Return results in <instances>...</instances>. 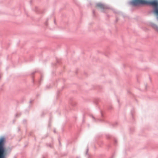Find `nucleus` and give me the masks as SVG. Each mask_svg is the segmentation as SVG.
<instances>
[{"label": "nucleus", "mask_w": 158, "mask_h": 158, "mask_svg": "<svg viewBox=\"0 0 158 158\" xmlns=\"http://www.w3.org/2000/svg\"><path fill=\"white\" fill-rule=\"evenodd\" d=\"M5 139L2 138L0 139V158H5L6 152L4 147Z\"/></svg>", "instance_id": "obj_1"}, {"label": "nucleus", "mask_w": 158, "mask_h": 158, "mask_svg": "<svg viewBox=\"0 0 158 158\" xmlns=\"http://www.w3.org/2000/svg\"><path fill=\"white\" fill-rule=\"evenodd\" d=\"M145 4L150 5L154 6L155 8L154 12L158 16V1L157 0L147 1L146 0Z\"/></svg>", "instance_id": "obj_2"}, {"label": "nucleus", "mask_w": 158, "mask_h": 158, "mask_svg": "<svg viewBox=\"0 0 158 158\" xmlns=\"http://www.w3.org/2000/svg\"><path fill=\"white\" fill-rule=\"evenodd\" d=\"M146 0H132L130 4L133 6H136L139 5L145 4Z\"/></svg>", "instance_id": "obj_3"}, {"label": "nucleus", "mask_w": 158, "mask_h": 158, "mask_svg": "<svg viewBox=\"0 0 158 158\" xmlns=\"http://www.w3.org/2000/svg\"><path fill=\"white\" fill-rule=\"evenodd\" d=\"M96 6L97 7L101 9H105L106 8L105 6L103 5V4L101 3H99L97 4L96 5Z\"/></svg>", "instance_id": "obj_4"}]
</instances>
